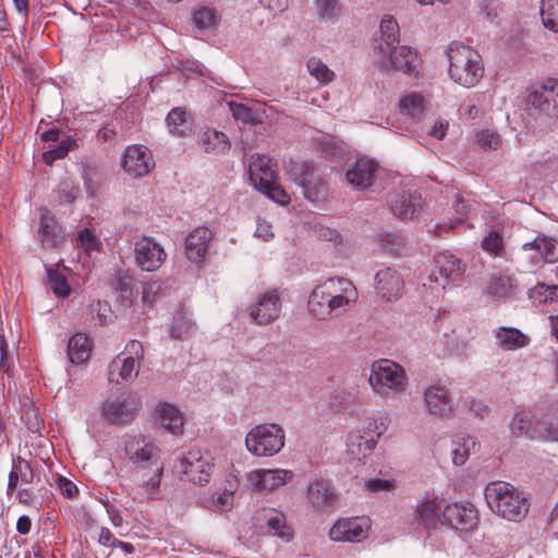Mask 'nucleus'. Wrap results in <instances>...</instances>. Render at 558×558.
Masks as SVG:
<instances>
[{"label":"nucleus","mask_w":558,"mask_h":558,"mask_svg":"<svg viewBox=\"0 0 558 558\" xmlns=\"http://www.w3.org/2000/svg\"><path fill=\"white\" fill-rule=\"evenodd\" d=\"M399 25L386 15L380 22L379 36L374 38V60L378 69L385 72H402L417 74L420 60L416 51L408 46L399 45Z\"/></svg>","instance_id":"1"},{"label":"nucleus","mask_w":558,"mask_h":558,"mask_svg":"<svg viewBox=\"0 0 558 558\" xmlns=\"http://www.w3.org/2000/svg\"><path fill=\"white\" fill-rule=\"evenodd\" d=\"M125 453L140 471H151L150 476L143 474V488L149 499H157L165 471L161 449L145 436L136 435L125 441Z\"/></svg>","instance_id":"2"},{"label":"nucleus","mask_w":558,"mask_h":558,"mask_svg":"<svg viewBox=\"0 0 558 558\" xmlns=\"http://www.w3.org/2000/svg\"><path fill=\"white\" fill-rule=\"evenodd\" d=\"M449 77L460 86L471 88L476 86L484 76L482 56L472 47L452 43L446 51Z\"/></svg>","instance_id":"3"},{"label":"nucleus","mask_w":558,"mask_h":558,"mask_svg":"<svg viewBox=\"0 0 558 558\" xmlns=\"http://www.w3.org/2000/svg\"><path fill=\"white\" fill-rule=\"evenodd\" d=\"M484 495L489 509L508 521L520 522L529 512L527 498L509 483L492 482L485 487Z\"/></svg>","instance_id":"4"},{"label":"nucleus","mask_w":558,"mask_h":558,"mask_svg":"<svg viewBox=\"0 0 558 558\" xmlns=\"http://www.w3.org/2000/svg\"><path fill=\"white\" fill-rule=\"evenodd\" d=\"M368 384L374 393L381 398H390L405 389V372L392 361L380 360L372 364Z\"/></svg>","instance_id":"5"},{"label":"nucleus","mask_w":558,"mask_h":558,"mask_svg":"<svg viewBox=\"0 0 558 558\" xmlns=\"http://www.w3.org/2000/svg\"><path fill=\"white\" fill-rule=\"evenodd\" d=\"M286 441L284 429L275 423L254 426L245 437L246 449L256 457H271L278 453Z\"/></svg>","instance_id":"6"},{"label":"nucleus","mask_w":558,"mask_h":558,"mask_svg":"<svg viewBox=\"0 0 558 558\" xmlns=\"http://www.w3.org/2000/svg\"><path fill=\"white\" fill-rule=\"evenodd\" d=\"M387 428L388 418L386 416L369 420L363 430H353L349 434L347 440L348 453L355 460L368 457Z\"/></svg>","instance_id":"7"},{"label":"nucleus","mask_w":558,"mask_h":558,"mask_svg":"<svg viewBox=\"0 0 558 558\" xmlns=\"http://www.w3.org/2000/svg\"><path fill=\"white\" fill-rule=\"evenodd\" d=\"M290 172L305 198L313 203H320L327 198L328 185L312 162L294 161L291 163Z\"/></svg>","instance_id":"8"},{"label":"nucleus","mask_w":558,"mask_h":558,"mask_svg":"<svg viewBox=\"0 0 558 558\" xmlns=\"http://www.w3.org/2000/svg\"><path fill=\"white\" fill-rule=\"evenodd\" d=\"M527 105L534 113L551 119L558 114V81L549 78L531 87Z\"/></svg>","instance_id":"9"},{"label":"nucleus","mask_w":558,"mask_h":558,"mask_svg":"<svg viewBox=\"0 0 558 558\" xmlns=\"http://www.w3.org/2000/svg\"><path fill=\"white\" fill-rule=\"evenodd\" d=\"M177 468L187 481L202 486L209 482L214 464L209 456L204 457L199 450H191L179 459Z\"/></svg>","instance_id":"10"},{"label":"nucleus","mask_w":558,"mask_h":558,"mask_svg":"<svg viewBox=\"0 0 558 558\" xmlns=\"http://www.w3.org/2000/svg\"><path fill=\"white\" fill-rule=\"evenodd\" d=\"M387 203L391 214L401 220L418 217L424 210V202L416 192L402 191L388 194Z\"/></svg>","instance_id":"11"},{"label":"nucleus","mask_w":558,"mask_h":558,"mask_svg":"<svg viewBox=\"0 0 558 558\" xmlns=\"http://www.w3.org/2000/svg\"><path fill=\"white\" fill-rule=\"evenodd\" d=\"M136 265L144 271H155L166 259L163 247L153 238L143 235L134 243Z\"/></svg>","instance_id":"12"},{"label":"nucleus","mask_w":558,"mask_h":558,"mask_svg":"<svg viewBox=\"0 0 558 558\" xmlns=\"http://www.w3.org/2000/svg\"><path fill=\"white\" fill-rule=\"evenodd\" d=\"M477 511L472 504L446 505L439 517L442 525L461 531L472 530L477 525Z\"/></svg>","instance_id":"13"},{"label":"nucleus","mask_w":558,"mask_h":558,"mask_svg":"<svg viewBox=\"0 0 558 558\" xmlns=\"http://www.w3.org/2000/svg\"><path fill=\"white\" fill-rule=\"evenodd\" d=\"M282 304L277 291L260 294L256 302L248 307L251 319L259 326L271 324L280 317Z\"/></svg>","instance_id":"14"},{"label":"nucleus","mask_w":558,"mask_h":558,"mask_svg":"<svg viewBox=\"0 0 558 558\" xmlns=\"http://www.w3.org/2000/svg\"><path fill=\"white\" fill-rule=\"evenodd\" d=\"M155 167L151 151L144 145H131L125 148L122 158L123 170L133 178L147 175Z\"/></svg>","instance_id":"15"},{"label":"nucleus","mask_w":558,"mask_h":558,"mask_svg":"<svg viewBox=\"0 0 558 558\" xmlns=\"http://www.w3.org/2000/svg\"><path fill=\"white\" fill-rule=\"evenodd\" d=\"M136 412V402L130 396L109 397L102 404V415L116 425L130 423Z\"/></svg>","instance_id":"16"},{"label":"nucleus","mask_w":558,"mask_h":558,"mask_svg":"<svg viewBox=\"0 0 558 558\" xmlns=\"http://www.w3.org/2000/svg\"><path fill=\"white\" fill-rule=\"evenodd\" d=\"M369 523L366 518L340 519L329 531L335 542H361L366 538Z\"/></svg>","instance_id":"17"},{"label":"nucleus","mask_w":558,"mask_h":558,"mask_svg":"<svg viewBox=\"0 0 558 558\" xmlns=\"http://www.w3.org/2000/svg\"><path fill=\"white\" fill-rule=\"evenodd\" d=\"M213 233L205 227L195 228L185 239V255L187 259L201 266L207 256Z\"/></svg>","instance_id":"18"},{"label":"nucleus","mask_w":558,"mask_h":558,"mask_svg":"<svg viewBox=\"0 0 558 558\" xmlns=\"http://www.w3.org/2000/svg\"><path fill=\"white\" fill-rule=\"evenodd\" d=\"M404 282L401 275L392 268H384L375 276V289L377 294L388 301L398 300L403 291Z\"/></svg>","instance_id":"19"},{"label":"nucleus","mask_w":558,"mask_h":558,"mask_svg":"<svg viewBox=\"0 0 558 558\" xmlns=\"http://www.w3.org/2000/svg\"><path fill=\"white\" fill-rule=\"evenodd\" d=\"M378 165L371 159L360 158L345 172V180L353 189L364 190L371 186L376 178Z\"/></svg>","instance_id":"20"},{"label":"nucleus","mask_w":558,"mask_h":558,"mask_svg":"<svg viewBox=\"0 0 558 558\" xmlns=\"http://www.w3.org/2000/svg\"><path fill=\"white\" fill-rule=\"evenodd\" d=\"M38 240L44 248L58 247L63 241V230L48 208L39 210Z\"/></svg>","instance_id":"21"},{"label":"nucleus","mask_w":558,"mask_h":558,"mask_svg":"<svg viewBox=\"0 0 558 558\" xmlns=\"http://www.w3.org/2000/svg\"><path fill=\"white\" fill-rule=\"evenodd\" d=\"M293 473L289 470H255L250 473L251 484L259 492L275 490L290 482Z\"/></svg>","instance_id":"22"},{"label":"nucleus","mask_w":558,"mask_h":558,"mask_svg":"<svg viewBox=\"0 0 558 558\" xmlns=\"http://www.w3.org/2000/svg\"><path fill=\"white\" fill-rule=\"evenodd\" d=\"M307 498L312 507L317 511H326L336 505L338 497L329 483L315 480L307 487Z\"/></svg>","instance_id":"23"},{"label":"nucleus","mask_w":558,"mask_h":558,"mask_svg":"<svg viewBox=\"0 0 558 558\" xmlns=\"http://www.w3.org/2000/svg\"><path fill=\"white\" fill-rule=\"evenodd\" d=\"M424 403L427 411L435 416H446L452 410L448 390L439 385H433L425 389Z\"/></svg>","instance_id":"24"},{"label":"nucleus","mask_w":558,"mask_h":558,"mask_svg":"<svg viewBox=\"0 0 558 558\" xmlns=\"http://www.w3.org/2000/svg\"><path fill=\"white\" fill-rule=\"evenodd\" d=\"M435 267L444 278L445 283L460 278L465 271V264L448 251L440 252L434 256Z\"/></svg>","instance_id":"25"},{"label":"nucleus","mask_w":558,"mask_h":558,"mask_svg":"<svg viewBox=\"0 0 558 558\" xmlns=\"http://www.w3.org/2000/svg\"><path fill=\"white\" fill-rule=\"evenodd\" d=\"M444 508L442 499L424 497L415 506V520L425 527H433L439 522Z\"/></svg>","instance_id":"26"},{"label":"nucleus","mask_w":558,"mask_h":558,"mask_svg":"<svg viewBox=\"0 0 558 558\" xmlns=\"http://www.w3.org/2000/svg\"><path fill=\"white\" fill-rule=\"evenodd\" d=\"M524 251H536L546 263L558 262V240L546 234L537 235L533 241L522 245Z\"/></svg>","instance_id":"27"},{"label":"nucleus","mask_w":558,"mask_h":558,"mask_svg":"<svg viewBox=\"0 0 558 558\" xmlns=\"http://www.w3.org/2000/svg\"><path fill=\"white\" fill-rule=\"evenodd\" d=\"M157 421L173 435L183 433L184 418L182 412L174 405L165 403L157 409Z\"/></svg>","instance_id":"28"},{"label":"nucleus","mask_w":558,"mask_h":558,"mask_svg":"<svg viewBox=\"0 0 558 558\" xmlns=\"http://www.w3.org/2000/svg\"><path fill=\"white\" fill-rule=\"evenodd\" d=\"M140 362L134 361V357L120 359L117 356L111 361L108 366V379L111 383H119L118 377L122 380H130L135 378L138 374Z\"/></svg>","instance_id":"29"},{"label":"nucleus","mask_w":558,"mask_h":558,"mask_svg":"<svg viewBox=\"0 0 558 558\" xmlns=\"http://www.w3.org/2000/svg\"><path fill=\"white\" fill-rule=\"evenodd\" d=\"M269 162L270 159L264 155L252 156L248 171L251 181L256 189L274 179V171Z\"/></svg>","instance_id":"30"},{"label":"nucleus","mask_w":558,"mask_h":558,"mask_svg":"<svg viewBox=\"0 0 558 558\" xmlns=\"http://www.w3.org/2000/svg\"><path fill=\"white\" fill-rule=\"evenodd\" d=\"M266 523L268 533L280 537L284 542H290L293 537V530L287 523L283 512L269 509L266 512Z\"/></svg>","instance_id":"31"},{"label":"nucleus","mask_w":558,"mask_h":558,"mask_svg":"<svg viewBox=\"0 0 558 558\" xmlns=\"http://www.w3.org/2000/svg\"><path fill=\"white\" fill-rule=\"evenodd\" d=\"M92 344L85 333L74 335L68 343V356L72 364L85 363L90 355Z\"/></svg>","instance_id":"32"},{"label":"nucleus","mask_w":558,"mask_h":558,"mask_svg":"<svg viewBox=\"0 0 558 558\" xmlns=\"http://www.w3.org/2000/svg\"><path fill=\"white\" fill-rule=\"evenodd\" d=\"M496 339L499 348L504 350H517L529 343V338L515 328L500 327L496 330Z\"/></svg>","instance_id":"33"},{"label":"nucleus","mask_w":558,"mask_h":558,"mask_svg":"<svg viewBox=\"0 0 558 558\" xmlns=\"http://www.w3.org/2000/svg\"><path fill=\"white\" fill-rule=\"evenodd\" d=\"M515 289L517 282L514 278L507 275H497L492 276L486 291L493 298L505 299L512 296Z\"/></svg>","instance_id":"34"},{"label":"nucleus","mask_w":558,"mask_h":558,"mask_svg":"<svg viewBox=\"0 0 558 558\" xmlns=\"http://www.w3.org/2000/svg\"><path fill=\"white\" fill-rule=\"evenodd\" d=\"M322 286L324 287L327 296L342 298V295H349L351 299H359V292L349 279L331 278L326 280Z\"/></svg>","instance_id":"35"},{"label":"nucleus","mask_w":558,"mask_h":558,"mask_svg":"<svg viewBox=\"0 0 558 558\" xmlns=\"http://www.w3.org/2000/svg\"><path fill=\"white\" fill-rule=\"evenodd\" d=\"M535 429V421L529 411L517 412L511 421L510 430L515 437L525 436L530 439L533 438Z\"/></svg>","instance_id":"36"},{"label":"nucleus","mask_w":558,"mask_h":558,"mask_svg":"<svg viewBox=\"0 0 558 558\" xmlns=\"http://www.w3.org/2000/svg\"><path fill=\"white\" fill-rule=\"evenodd\" d=\"M328 296L324 287H316L308 298V311L317 319L329 318Z\"/></svg>","instance_id":"37"},{"label":"nucleus","mask_w":558,"mask_h":558,"mask_svg":"<svg viewBox=\"0 0 558 558\" xmlns=\"http://www.w3.org/2000/svg\"><path fill=\"white\" fill-rule=\"evenodd\" d=\"M534 439L544 441L558 440V418L554 416H543L535 421Z\"/></svg>","instance_id":"38"},{"label":"nucleus","mask_w":558,"mask_h":558,"mask_svg":"<svg viewBox=\"0 0 558 558\" xmlns=\"http://www.w3.org/2000/svg\"><path fill=\"white\" fill-rule=\"evenodd\" d=\"M202 143L207 153H225L230 148V143L225 133L208 130L204 133Z\"/></svg>","instance_id":"39"},{"label":"nucleus","mask_w":558,"mask_h":558,"mask_svg":"<svg viewBox=\"0 0 558 558\" xmlns=\"http://www.w3.org/2000/svg\"><path fill=\"white\" fill-rule=\"evenodd\" d=\"M478 444L472 436L462 437L453 442V448L451 450L452 462L456 465H462L465 463L470 453L476 450Z\"/></svg>","instance_id":"40"},{"label":"nucleus","mask_w":558,"mask_h":558,"mask_svg":"<svg viewBox=\"0 0 558 558\" xmlns=\"http://www.w3.org/2000/svg\"><path fill=\"white\" fill-rule=\"evenodd\" d=\"M317 15L327 22H335L342 13L343 5L340 0H315Z\"/></svg>","instance_id":"41"},{"label":"nucleus","mask_w":558,"mask_h":558,"mask_svg":"<svg viewBox=\"0 0 558 558\" xmlns=\"http://www.w3.org/2000/svg\"><path fill=\"white\" fill-rule=\"evenodd\" d=\"M453 208L456 213L460 215V217H458L454 221H444L435 225L434 232L436 235L441 236L444 232H449L450 230L457 228V226L464 222V217L470 211V205H468L463 199L457 198Z\"/></svg>","instance_id":"42"},{"label":"nucleus","mask_w":558,"mask_h":558,"mask_svg":"<svg viewBox=\"0 0 558 558\" xmlns=\"http://www.w3.org/2000/svg\"><path fill=\"white\" fill-rule=\"evenodd\" d=\"M541 17L547 29L558 33V0H542Z\"/></svg>","instance_id":"43"},{"label":"nucleus","mask_w":558,"mask_h":558,"mask_svg":"<svg viewBox=\"0 0 558 558\" xmlns=\"http://www.w3.org/2000/svg\"><path fill=\"white\" fill-rule=\"evenodd\" d=\"M166 122L170 132L180 136L185 135L190 130L186 112L182 108L172 109L169 112Z\"/></svg>","instance_id":"44"},{"label":"nucleus","mask_w":558,"mask_h":558,"mask_svg":"<svg viewBox=\"0 0 558 558\" xmlns=\"http://www.w3.org/2000/svg\"><path fill=\"white\" fill-rule=\"evenodd\" d=\"M306 68L308 73L320 84H328L333 81L335 73L319 58H310Z\"/></svg>","instance_id":"45"},{"label":"nucleus","mask_w":558,"mask_h":558,"mask_svg":"<svg viewBox=\"0 0 558 558\" xmlns=\"http://www.w3.org/2000/svg\"><path fill=\"white\" fill-rule=\"evenodd\" d=\"M356 401L357 392L348 389H339L331 396L330 407L337 412L349 411L355 405Z\"/></svg>","instance_id":"46"},{"label":"nucleus","mask_w":558,"mask_h":558,"mask_svg":"<svg viewBox=\"0 0 558 558\" xmlns=\"http://www.w3.org/2000/svg\"><path fill=\"white\" fill-rule=\"evenodd\" d=\"M424 98L417 93L409 94L403 97L400 101V109L404 114L410 116L413 119H417L424 111Z\"/></svg>","instance_id":"47"},{"label":"nucleus","mask_w":558,"mask_h":558,"mask_svg":"<svg viewBox=\"0 0 558 558\" xmlns=\"http://www.w3.org/2000/svg\"><path fill=\"white\" fill-rule=\"evenodd\" d=\"M357 299H351L349 295L328 296L329 318H338L349 312L356 303Z\"/></svg>","instance_id":"48"},{"label":"nucleus","mask_w":558,"mask_h":558,"mask_svg":"<svg viewBox=\"0 0 558 558\" xmlns=\"http://www.w3.org/2000/svg\"><path fill=\"white\" fill-rule=\"evenodd\" d=\"M48 284L51 291L58 298H66L71 292V288L68 283L65 276H63L60 271L56 269H48Z\"/></svg>","instance_id":"49"},{"label":"nucleus","mask_w":558,"mask_h":558,"mask_svg":"<svg viewBox=\"0 0 558 558\" xmlns=\"http://www.w3.org/2000/svg\"><path fill=\"white\" fill-rule=\"evenodd\" d=\"M74 146L75 141L70 136H66L61 140L58 145L50 147L49 150L45 151L43 158L46 163L51 165L54 160L65 157Z\"/></svg>","instance_id":"50"},{"label":"nucleus","mask_w":558,"mask_h":558,"mask_svg":"<svg viewBox=\"0 0 558 558\" xmlns=\"http://www.w3.org/2000/svg\"><path fill=\"white\" fill-rule=\"evenodd\" d=\"M194 328V324L186 315L183 313H178L173 317V323L171 325V337L174 339H182L189 336Z\"/></svg>","instance_id":"51"},{"label":"nucleus","mask_w":558,"mask_h":558,"mask_svg":"<svg viewBox=\"0 0 558 558\" xmlns=\"http://www.w3.org/2000/svg\"><path fill=\"white\" fill-rule=\"evenodd\" d=\"M482 247L484 251L496 257H501L505 253L502 236L496 231H490L488 235L483 239Z\"/></svg>","instance_id":"52"},{"label":"nucleus","mask_w":558,"mask_h":558,"mask_svg":"<svg viewBox=\"0 0 558 558\" xmlns=\"http://www.w3.org/2000/svg\"><path fill=\"white\" fill-rule=\"evenodd\" d=\"M257 189L278 204L284 205L290 202L288 193L274 179Z\"/></svg>","instance_id":"53"},{"label":"nucleus","mask_w":558,"mask_h":558,"mask_svg":"<svg viewBox=\"0 0 558 558\" xmlns=\"http://www.w3.org/2000/svg\"><path fill=\"white\" fill-rule=\"evenodd\" d=\"M193 21L199 29H207L217 24L216 11L213 8L204 7L195 11Z\"/></svg>","instance_id":"54"},{"label":"nucleus","mask_w":558,"mask_h":558,"mask_svg":"<svg viewBox=\"0 0 558 558\" xmlns=\"http://www.w3.org/2000/svg\"><path fill=\"white\" fill-rule=\"evenodd\" d=\"M80 194V187L70 179L62 180L58 186V195L60 203L71 204Z\"/></svg>","instance_id":"55"},{"label":"nucleus","mask_w":558,"mask_h":558,"mask_svg":"<svg viewBox=\"0 0 558 558\" xmlns=\"http://www.w3.org/2000/svg\"><path fill=\"white\" fill-rule=\"evenodd\" d=\"M476 141L484 149L496 150L501 145L500 135L492 130H483L477 133Z\"/></svg>","instance_id":"56"},{"label":"nucleus","mask_w":558,"mask_h":558,"mask_svg":"<svg viewBox=\"0 0 558 558\" xmlns=\"http://www.w3.org/2000/svg\"><path fill=\"white\" fill-rule=\"evenodd\" d=\"M83 180L88 193L94 194L100 184V173L98 169L90 165H84Z\"/></svg>","instance_id":"57"},{"label":"nucleus","mask_w":558,"mask_h":558,"mask_svg":"<svg viewBox=\"0 0 558 558\" xmlns=\"http://www.w3.org/2000/svg\"><path fill=\"white\" fill-rule=\"evenodd\" d=\"M318 149L326 156H336L341 151L339 142L331 135H322L317 138Z\"/></svg>","instance_id":"58"},{"label":"nucleus","mask_w":558,"mask_h":558,"mask_svg":"<svg viewBox=\"0 0 558 558\" xmlns=\"http://www.w3.org/2000/svg\"><path fill=\"white\" fill-rule=\"evenodd\" d=\"M229 108L235 120H240L244 123L254 122V112L247 106L230 101Z\"/></svg>","instance_id":"59"},{"label":"nucleus","mask_w":558,"mask_h":558,"mask_svg":"<svg viewBox=\"0 0 558 558\" xmlns=\"http://www.w3.org/2000/svg\"><path fill=\"white\" fill-rule=\"evenodd\" d=\"M131 282V277L122 274L118 275L112 282L114 290L120 293L123 300L130 301L132 298Z\"/></svg>","instance_id":"60"},{"label":"nucleus","mask_w":558,"mask_h":558,"mask_svg":"<svg viewBox=\"0 0 558 558\" xmlns=\"http://www.w3.org/2000/svg\"><path fill=\"white\" fill-rule=\"evenodd\" d=\"M14 366L13 354L9 352L8 342L3 336H0V371L9 373Z\"/></svg>","instance_id":"61"},{"label":"nucleus","mask_w":558,"mask_h":558,"mask_svg":"<svg viewBox=\"0 0 558 558\" xmlns=\"http://www.w3.org/2000/svg\"><path fill=\"white\" fill-rule=\"evenodd\" d=\"M313 230L315 235L319 240L329 241L333 243H340L341 241V235L337 230L326 227L324 225H315L313 227Z\"/></svg>","instance_id":"62"},{"label":"nucleus","mask_w":558,"mask_h":558,"mask_svg":"<svg viewBox=\"0 0 558 558\" xmlns=\"http://www.w3.org/2000/svg\"><path fill=\"white\" fill-rule=\"evenodd\" d=\"M534 292L542 298L543 302L558 301V286L556 284L538 283Z\"/></svg>","instance_id":"63"},{"label":"nucleus","mask_w":558,"mask_h":558,"mask_svg":"<svg viewBox=\"0 0 558 558\" xmlns=\"http://www.w3.org/2000/svg\"><path fill=\"white\" fill-rule=\"evenodd\" d=\"M160 283L153 281L143 286L142 300L145 304L151 306L160 291Z\"/></svg>","instance_id":"64"}]
</instances>
